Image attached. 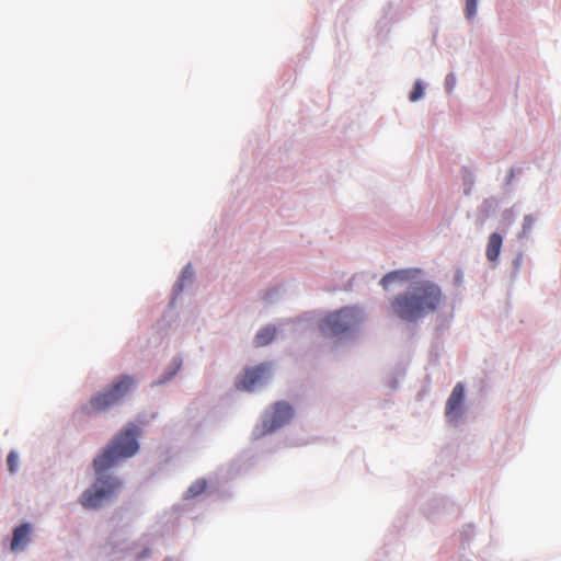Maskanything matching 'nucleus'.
Wrapping results in <instances>:
<instances>
[{
	"label": "nucleus",
	"mask_w": 561,
	"mask_h": 561,
	"mask_svg": "<svg viewBox=\"0 0 561 561\" xmlns=\"http://www.w3.org/2000/svg\"><path fill=\"white\" fill-rule=\"evenodd\" d=\"M442 302L440 287L432 280L422 279L413 282L404 293L397 295L391 301V310L401 320L415 322L438 310Z\"/></svg>",
	"instance_id": "f257e3e1"
},
{
	"label": "nucleus",
	"mask_w": 561,
	"mask_h": 561,
	"mask_svg": "<svg viewBox=\"0 0 561 561\" xmlns=\"http://www.w3.org/2000/svg\"><path fill=\"white\" fill-rule=\"evenodd\" d=\"M139 448L135 426L116 435L104 451L94 459L93 467L98 474L106 471L119 460L134 456Z\"/></svg>",
	"instance_id": "f03ea898"
},
{
	"label": "nucleus",
	"mask_w": 561,
	"mask_h": 561,
	"mask_svg": "<svg viewBox=\"0 0 561 561\" xmlns=\"http://www.w3.org/2000/svg\"><path fill=\"white\" fill-rule=\"evenodd\" d=\"M364 321V314L356 307H344L329 313L320 323L325 335L339 336L355 330Z\"/></svg>",
	"instance_id": "7ed1b4c3"
},
{
	"label": "nucleus",
	"mask_w": 561,
	"mask_h": 561,
	"mask_svg": "<svg viewBox=\"0 0 561 561\" xmlns=\"http://www.w3.org/2000/svg\"><path fill=\"white\" fill-rule=\"evenodd\" d=\"M135 381L128 375L118 377L106 390L91 397L89 405L83 408L85 413L106 411L117 404L134 387Z\"/></svg>",
	"instance_id": "20e7f679"
},
{
	"label": "nucleus",
	"mask_w": 561,
	"mask_h": 561,
	"mask_svg": "<svg viewBox=\"0 0 561 561\" xmlns=\"http://www.w3.org/2000/svg\"><path fill=\"white\" fill-rule=\"evenodd\" d=\"M122 486V482L114 477L99 476L95 482L80 496L81 505L87 510H94L112 497Z\"/></svg>",
	"instance_id": "39448f33"
},
{
	"label": "nucleus",
	"mask_w": 561,
	"mask_h": 561,
	"mask_svg": "<svg viewBox=\"0 0 561 561\" xmlns=\"http://www.w3.org/2000/svg\"><path fill=\"white\" fill-rule=\"evenodd\" d=\"M293 416L294 411L287 402H276L273 405L272 410L268 413H266L265 419L263 420L262 423V431L259 435L261 436L273 433L277 428L289 423Z\"/></svg>",
	"instance_id": "423d86ee"
},
{
	"label": "nucleus",
	"mask_w": 561,
	"mask_h": 561,
	"mask_svg": "<svg viewBox=\"0 0 561 561\" xmlns=\"http://www.w3.org/2000/svg\"><path fill=\"white\" fill-rule=\"evenodd\" d=\"M270 373V364L263 363L259 366L248 368L244 374L239 377L236 387L239 390L252 391L256 385L267 378Z\"/></svg>",
	"instance_id": "0eeeda50"
},
{
	"label": "nucleus",
	"mask_w": 561,
	"mask_h": 561,
	"mask_svg": "<svg viewBox=\"0 0 561 561\" xmlns=\"http://www.w3.org/2000/svg\"><path fill=\"white\" fill-rule=\"evenodd\" d=\"M463 400H465V388L461 382H458L454 387V389L446 402L445 414L450 423L456 424L458 422V420L461 417V415H462L461 408H462Z\"/></svg>",
	"instance_id": "6e6552de"
},
{
	"label": "nucleus",
	"mask_w": 561,
	"mask_h": 561,
	"mask_svg": "<svg viewBox=\"0 0 561 561\" xmlns=\"http://www.w3.org/2000/svg\"><path fill=\"white\" fill-rule=\"evenodd\" d=\"M419 273L420 270L416 268L392 271L381 278L380 284L385 289H388L393 282H407L414 279Z\"/></svg>",
	"instance_id": "1a4fd4ad"
},
{
	"label": "nucleus",
	"mask_w": 561,
	"mask_h": 561,
	"mask_svg": "<svg viewBox=\"0 0 561 561\" xmlns=\"http://www.w3.org/2000/svg\"><path fill=\"white\" fill-rule=\"evenodd\" d=\"M31 531H32V527L27 523L18 526L13 531L11 549L13 551H19V550L24 549L25 546L30 542Z\"/></svg>",
	"instance_id": "9d476101"
},
{
	"label": "nucleus",
	"mask_w": 561,
	"mask_h": 561,
	"mask_svg": "<svg viewBox=\"0 0 561 561\" xmlns=\"http://www.w3.org/2000/svg\"><path fill=\"white\" fill-rule=\"evenodd\" d=\"M503 244V238L500 233L493 232L490 234L485 255L490 262H495L501 253V248Z\"/></svg>",
	"instance_id": "9b49d317"
},
{
	"label": "nucleus",
	"mask_w": 561,
	"mask_h": 561,
	"mask_svg": "<svg viewBox=\"0 0 561 561\" xmlns=\"http://www.w3.org/2000/svg\"><path fill=\"white\" fill-rule=\"evenodd\" d=\"M276 335V328L274 325H266L263 329H261L255 337H254V344L257 347L265 346L270 344Z\"/></svg>",
	"instance_id": "f8f14e48"
},
{
	"label": "nucleus",
	"mask_w": 561,
	"mask_h": 561,
	"mask_svg": "<svg viewBox=\"0 0 561 561\" xmlns=\"http://www.w3.org/2000/svg\"><path fill=\"white\" fill-rule=\"evenodd\" d=\"M207 488V482L204 479L196 480L186 491V499H193L201 495Z\"/></svg>",
	"instance_id": "ddd939ff"
},
{
	"label": "nucleus",
	"mask_w": 561,
	"mask_h": 561,
	"mask_svg": "<svg viewBox=\"0 0 561 561\" xmlns=\"http://www.w3.org/2000/svg\"><path fill=\"white\" fill-rule=\"evenodd\" d=\"M423 94H424L423 85L420 81H416L413 87V90L410 93L409 99L411 102H416L417 100H420L423 96Z\"/></svg>",
	"instance_id": "4468645a"
},
{
	"label": "nucleus",
	"mask_w": 561,
	"mask_h": 561,
	"mask_svg": "<svg viewBox=\"0 0 561 561\" xmlns=\"http://www.w3.org/2000/svg\"><path fill=\"white\" fill-rule=\"evenodd\" d=\"M7 463H8L9 471L11 473H14L16 471L18 465H19V457H18L16 453L11 451L8 455Z\"/></svg>",
	"instance_id": "2eb2a0df"
},
{
	"label": "nucleus",
	"mask_w": 561,
	"mask_h": 561,
	"mask_svg": "<svg viewBox=\"0 0 561 561\" xmlns=\"http://www.w3.org/2000/svg\"><path fill=\"white\" fill-rule=\"evenodd\" d=\"M478 0H466V15L473 19L477 13Z\"/></svg>",
	"instance_id": "dca6fc26"
},
{
	"label": "nucleus",
	"mask_w": 561,
	"mask_h": 561,
	"mask_svg": "<svg viewBox=\"0 0 561 561\" xmlns=\"http://www.w3.org/2000/svg\"><path fill=\"white\" fill-rule=\"evenodd\" d=\"M192 275H193V272H192V270H191V266H186V267L183 270L182 275H181V278H180V284H179L180 289H182V287H183V284H182V283L184 282V279H186V278H191V277H192Z\"/></svg>",
	"instance_id": "f3484780"
}]
</instances>
